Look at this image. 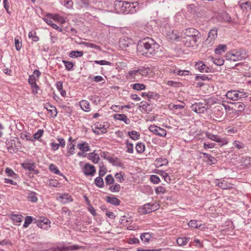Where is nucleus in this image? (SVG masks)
<instances>
[{"label":"nucleus","instance_id":"obj_1","mask_svg":"<svg viewBox=\"0 0 251 251\" xmlns=\"http://www.w3.org/2000/svg\"><path fill=\"white\" fill-rule=\"evenodd\" d=\"M137 50L141 54L149 58H158L162 55L159 45L150 38L140 40L137 45Z\"/></svg>","mask_w":251,"mask_h":251},{"label":"nucleus","instance_id":"obj_2","mask_svg":"<svg viewBox=\"0 0 251 251\" xmlns=\"http://www.w3.org/2000/svg\"><path fill=\"white\" fill-rule=\"evenodd\" d=\"M181 36V40L187 47L197 46V42L201 38L199 31L193 28H188L183 30Z\"/></svg>","mask_w":251,"mask_h":251},{"label":"nucleus","instance_id":"obj_3","mask_svg":"<svg viewBox=\"0 0 251 251\" xmlns=\"http://www.w3.org/2000/svg\"><path fill=\"white\" fill-rule=\"evenodd\" d=\"M246 51L242 49L238 50H232L226 53L225 57L227 60H232L233 61H238L239 60H244L248 57Z\"/></svg>","mask_w":251,"mask_h":251},{"label":"nucleus","instance_id":"obj_4","mask_svg":"<svg viewBox=\"0 0 251 251\" xmlns=\"http://www.w3.org/2000/svg\"><path fill=\"white\" fill-rule=\"evenodd\" d=\"M131 4L125 1L116 0L114 2L115 10L118 13H128L130 10Z\"/></svg>","mask_w":251,"mask_h":251},{"label":"nucleus","instance_id":"obj_5","mask_svg":"<svg viewBox=\"0 0 251 251\" xmlns=\"http://www.w3.org/2000/svg\"><path fill=\"white\" fill-rule=\"evenodd\" d=\"M208 105L207 103L196 102L193 104L191 108L193 111L197 113H204L208 109Z\"/></svg>","mask_w":251,"mask_h":251},{"label":"nucleus","instance_id":"obj_6","mask_svg":"<svg viewBox=\"0 0 251 251\" xmlns=\"http://www.w3.org/2000/svg\"><path fill=\"white\" fill-rule=\"evenodd\" d=\"M159 207V205L154 203H148L144 204L142 207L139 208V212L144 215L155 211Z\"/></svg>","mask_w":251,"mask_h":251},{"label":"nucleus","instance_id":"obj_7","mask_svg":"<svg viewBox=\"0 0 251 251\" xmlns=\"http://www.w3.org/2000/svg\"><path fill=\"white\" fill-rule=\"evenodd\" d=\"M226 97L232 100H237L246 97V93L236 90L228 91L226 94Z\"/></svg>","mask_w":251,"mask_h":251},{"label":"nucleus","instance_id":"obj_8","mask_svg":"<svg viewBox=\"0 0 251 251\" xmlns=\"http://www.w3.org/2000/svg\"><path fill=\"white\" fill-rule=\"evenodd\" d=\"M205 135L209 139L217 143H221L222 146L226 145L228 143V142L226 139L220 138L218 135L213 134L210 132H206L205 133Z\"/></svg>","mask_w":251,"mask_h":251},{"label":"nucleus","instance_id":"obj_9","mask_svg":"<svg viewBox=\"0 0 251 251\" xmlns=\"http://www.w3.org/2000/svg\"><path fill=\"white\" fill-rule=\"evenodd\" d=\"M149 130L155 135L164 137L166 135V131L165 129L158 127L155 125H151L149 127Z\"/></svg>","mask_w":251,"mask_h":251},{"label":"nucleus","instance_id":"obj_10","mask_svg":"<svg viewBox=\"0 0 251 251\" xmlns=\"http://www.w3.org/2000/svg\"><path fill=\"white\" fill-rule=\"evenodd\" d=\"M96 171L95 167L89 163L86 164L83 167V172L86 176H93Z\"/></svg>","mask_w":251,"mask_h":251},{"label":"nucleus","instance_id":"obj_11","mask_svg":"<svg viewBox=\"0 0 251 251\" xmlns=\"http://www.w3.org/2000/svg\"><path fill=\"white\" fill-rule=\"evenodd\" d=\"M35 223H37L38 227L43 229H47L50 227V221L48 219H44L43 220L36 221Z\"/></svg>","mask_w":251,"mask_h":251},{"label":"nucleus","instance_id":"obj_12","mask_svg":"<svg viewBox=\"0 0 251 251\" xmlns=\"http://www.w3.org/2000/svg\"><path fill=\"white\" fill-rule=\"evenodd\" d=\"M139 77L137 70L130 71L126 75V78L130 81L136 80Z\"/></svg>","mask_w":251,"mask_h":251},{"label":"nucleus","instance_id":"obj_13","mask_svg":"<svg viewBox=\"0 0 251 251\" xmlns=\"http://www.w3.org/2000/svg\"><path fill=\"white\" fill-rule=\"evenodd\" d=\"M238 5L243 11L250 10L251 8V3L248 0H240L238 2Z\"/></svg>","mask_w":251,"mask_h":251},{"label":"nucleus","instance_id":"obj_14","mask_svg":"<svg viewBox=\"0 0 251 251\" xmlns=\"http://www.w3.org/2000/svg\"><path fill=\"white\" fill-rule=\"evenodd\" d=\"M195 68L196 70H198L201 73H208L209 72V68L201 61L197 63L195 65Z\"/></svg>","mask_w":251,"mask_h":251},{"label":"nucleus","instance_id":"obj_15","mask_svg":"<svg viewBox=\"0 0 251 251\" xmlns=\"http://www.w3.org/2000/svg\"><path fill=\"white\" fill-rule=\"evenodd\" d=\"M57 200L60 201L62 203H66L73 201V198L68 194L64 193L62 195H60Z\"/></svg>","mask_w":251,"mask_h":251},{"label":"nucleus","instance_id":"obj_16","mask_svg":"<svg viewBox=\"0 0 251 251\" xmlns=\"http://www.w3.org/2000/svg\"><path fill=\"white\" fill-rule=\"evenodd\" d=\"M216 184L222 189H228L232 188V184L227 182L225 180H222L221 181H220V180H217Z\"/></svg>","mask_w":251,"mask_h":251},{"label":"nucleus","instance_id":"obj_17","mask_svg":"<svg viewBox=\"0 0 251 251\" xmlns=\"http://www.w3.org/2000/svg\"><path fill=\"white\" fill-rule=\"evenodd\" d=\"M114 118L116 120L124 121L127 125L129 124L130 122V120L124 114H116L114 115Z\"/></svg>","mask_w":251,"mask_h":251},{"label":"nucleus","instance_id":"obj_18","mask_svg":"<svg viewBox=\"0 0 251 251\" xmlns=\"http://www.w3.org/2000/svg\"><path fill=\"white\" fill-rule=\"evenodd\" d=\"M217 36V30L216 28H213L210 30L208 33L207 41L210 43L214 40Z\"/></svg>","mask_w":251,"mask_h":251},{"label":"nucleus","instance_id":"obj_19","mask_svg":"<svg viewBox=\"0 0 251 251\" xmlns=\"http://www.w3.org/2000/svg\"><path fill=\"white\" fill-rule=\"evenodd\" d=\"M106 201L114 205H119L120 204L121 201L115 197L107 196L106 197Z\"/></svg>","mask_w":251,"mask_h":251},{"label":"nucleus","instance_id":"obj_20","mask_svg":"<svg viewBox=\"0 0 251 251\" xmlns=\"http://www.w3.org/2000/svg\"><path fill=\"white\" fill-rule=\"evenodd\" d=\"M80 106L81 109L86 112L90 111L91 110L90 107V103L88 101L85 100H82L80 102Z\"/></svg>","mask_w":251,"mask_h":251},{"label":"nucleus","instance_id":"obj_21","mask_svg":"<svg viewBox=\"0 0 251 251\" xmlns=\"http://www.w3.org/2000/svg\"><path fill=\"white\" fill-rule=\"evenodd\" d=\"M78 148L82 151H90V147L87 142H83L77 144Z\"/></svg>","mask_w":251,"mask_h":251},{"label":"nucleus","instance_id":"obj_22","mask_svg":"<svg viewBox=\"0 0 251 251\" xmlns=\"http://www.w3.org/2000/svg\"><path fill=\"white\" fill-rule=\"evenodd\" d=\"M49 169L52 173L65 177V176L61 173H60L58 168L54 164H50L49 166Z\"/></svg>","mask_w":251,"mask_h":251},{"label":"nucleus","instance_id":"obj_23","mask_svg":"<svg viewBox=\"0 0 251 251\" xmlns=\"http://www.w3.org/2000/svg\"><path fill=\"white\" fill-rule=\"evenodd\" d=\"M227 49L226 45H219L215 50V52L217 54H220L222 52H225Z\"/></svg>","mask_w":251,"mask_h":251},{"label":"nucleus","instance_id":"obj_24","mask_svg":"<svg viewBox=\"0 0 251 251\" xmlns=\"http://www.w3.org/2000/svg\"><path fill=\"white\" fill-rule=\"evenodd\" d=\"M201 154L203 155L204 158L208 160V163L210 164H214L216 163L217 160L216 158L212 156L211 155L204 152H202Z\"/></svg>","mask_w":251,"mask_h":251},{"label":"nucleus","instance_id":"obj_25","mask_svg":"<svg viewBox=\"0 0 251 251\" xmlns=\"http://www.w3.org/2000/svg\"><path fill=\"white\" fill-rule=\"evenodd\" d=\"M189 238L186 237H179L176 240V243L179 246L186 245L189 241Z\"/></svg>","mask_w":251,"mask_h":251},{"label":"nucleus","instance_id":"obj_26","mask_svg":"<svg viewBox=\"0 0 251 251\" xmlns=\"http://www.w3.org/2000/svg\"><path fill=\"white\" fill-rule=\"evenodd\" d=\"M151 237V235L148 232H146L142 234L140 236L141 240L142 242L147 243L149 241Z\"/></svg>","mask_w":251,"mask_h":251},{"label":"nucleus","instance_id":"obj_27","mask_svg":"<svg viewBox=\"0 0 251 251\" xmlns=\"http://www.w3.org/2000/svg\"><path fill=\"white\" fill-rule=\"evenodd\" d=\"M128 135L134 140H138L140 137V133L135 130L129 131L127 133Z\"/></svg>","mask_w":251,"mask_h":251},{"label":"nucleus","instance_id":"obj_28","mask_svg":"<svg viewBox=\"0 0 251 251\" xmlns=\"http://www.w3.org/2000/svg\"><path fill=\"white\" fill-rule=\"evenodd\" d=\"M59 251H73L78 249V246L73 245L69 247H58Z\"/></svg>","mask_w":251,"mask_h":251},{"label":"nucleus","instance_id":"obj_29","mask_svg":"<svg viewBox=\"0 0 251 251\" xmlns=\"http://www.w3.org/2000/svg\"><path fill=\"white\" fill-rule=\"evenodd\" d=\"M89 159H91L94 163H96L100 159L99 156L98 154L94 152H91L88 154Z\"/></svg>","mask_w":251,"mask_h":251},{"label":"nucleus","instance_id":"obj_30","mask_svg":"<svg viewBox=\"0 0 251 251\" xmlns=\"http://www.w3.org/2000/svg\"><path fill=\"white\" fill-rule=\"evenodd\" d=\"M75 145L70 144L68 146V151L66 154V156H70L71 155H73L75 153Z\"/></svg>","mask_w":251,"mask_h":251},{"label":"nucleus","instance_id":"obj_31","mask_svg":"<svg viewBox=\"0 0 251 251\" xmlns=\"http://www.w3.org/2000/svg\"><path fill=\"white\" fill-rule=\"evenodd\" d=\"M137 71L138 72L139 76L140 75L145 76L148 74L150 70L149 68H142L137 69Z\"/></svg>","mask_w":251,"mask_h":251},{"label":"nucleus","instance_id":"obj_32","mask_svg":"<svg viewBox=\"0 0 251 251\" xmlns=\"http://www.w3.org/2000/svg\"><path fill=\"white\" fill-rule=\"evenodd\" d=\"M132 88L135 90L140 91L144 90L146 86L142 83H135L132 85Z\"/></svg>","mask_w":251,"mask_h":251},{"label":"nucleus","instance_id":"obj_33","mask_svg":"<svg viewBox=\"0 0 251 251\" xmlns=\"http://www.w3.org/2000/svg\"><path fill=\"white\" fill-rule=\"evenodd\" d=\"M83 53L81 51H72L69 53V56L72 58L81 57L83 55Z\"/></svg>","mask_w":251,"mask_h":251},{"label":"nucleus","instance_id":"obj_34","mask_svg":"<svg viewBox=\"0 0 251 251\" xmlns=\"http://www.w3.org/2000/svg\"><path fill=\"white\" fill-rule=\"evenodd\" d=\"M145 148V145L142 143H138L135 147V149L137 152L139 153H141L144 152Z\"/></svg>","mask_w":251,"mask_h":251},{"label":"nucleus","instance_id":"obj_35","mask_svg":"<svg viewBox=\"0 0 251 251\" xmlns=\"http://www.w3.org/2000/svg\"><path fill=\"white\" fill-rule=\"evenodd\" d=\"M28 37L30 38L33 42H37L39 40V37L36 36V32L34 30L29 32Z\"/></svg>","mask_w":251,"mask_h":251},{"label":"nucleus","instance_id":"obj_36","mask_svg":"<svg viewBox=\"0 0 251 251\" xmlns=\"http://www.w3.org/2000/svg\"><path fill=\"white\" fill-rule=\"evenodd\" d=\"M108 160L114 165L117 166H122V163L118 161L117 158H114L112 157H109Z\"/></svg>","mask_w":251,"mask_h":251},{"label":"nucleus","instance_id":"obj_37","mask_svg":"<svg viewBox=\"0 0 251 251\" xmlns=\"http://www.w3.org/2000/svg\"><path fill=\"white\" fill-rule=\"evenodd\" d=\"M95 184L99 188H102L104 186L103 179L100 177H97L95 179Z\"/></svg>","mask_w":251,"mask_h":251},{"label":"nucleus","instance_id":"obj_38","mask_svg":"<svg viewBox=\"0 0 251 251\" xmlns=\"http://www.w3.org/2000/svg\"><path fill=\"white\" fill-rule=\"evenodd\" d=\"M130 222H131L130 218H127L125 216H122L120 219L121 224L124 226H127Z\"/></svg>","mask_w":251,"mask_h":251},{"label":"nucleus","instance_id":"obj_39","mask_svg":"<svg viewBox=\"0 0 251 251\" xmlns=\"http://www.w3.org/2000/svg\"><path fill=\"white\" fill-rule=\"evenodd\" d=\"M62 62L65 65L66 69L68 71L71 70L74 66V64L72 62L66 60H63Z\"/></svg>","mask_w":251,"mask_h":251},{"label":"nucleus","instance_id":"obj_40","mask_svg":"<svg viewBox=\"0 0 251 251\" xmlns=\"http://www.w3.org/2000/svg\"><path fill=\"white\" fill-rule=\"evenodd\" d=\"M157 164H158L159 166H161L165 165L168 163L167 159L165 158H158L155 160Z\"/></svg>","mask_w":251,"mask_h":251},{"label":"nucleus","instance_id":"obj_41","mask_svg":"<svg viewBox=\"0 0 251 251\" xmlns=\"http://www.w3.org/2000/svg\"><path fill=\"white\" fill-rule=\"evenodd\" d=\"M126 146L127 148V152L129 153H132L133 152V144L130 143L127 140L126 141Z\"/></svg>","mask_w":251,"mask_h":251},{"label":"nucleus","instance_id":"obj_42","mask_svg":"<svg viewBox=\"0 0 251 251\" xmlns=\"http://www.w3.org/2000/svg\"><path fill=\"white\" fill-rule=\"evenodd\" d=\"M109 190L112 192H118L121 190V186L119 184L116 183L114 185L110 186Z\"/></svg>","mask_w":251,"mask_h":251},{"label":"nucleus","instance_id":"obj_43","mask_svg":"<svg viewBox=\"0 0 251 251\" xmlns=\"http://www.w3.org/2000/svg\"><path fill=\"white\" fill-rule=\"evenodd\" d=\"M50 109H48V108H47V109L51 113L52 117H56L57 114V111L55 107L50 105Z\"/></svg>","mask_w":251,"mask_h":251},{"label":"nucleus","instance_id":"obj_44","mask_svg":"<svg viewBox=\"0 0 251 251\" xmlns=\"http://www.w3.org/2000/svg\"><path fill=\"white\" fill-rule=\"evenodd\" d=\"M105 182L107 185H110L114 183V179L111 175H107L105 178Z\"/></svg>","mask_w":251,"mask_h":251},{"label":"nucleus","instance_id":"obj_45","mask_svg":"<svg viewBox=\"0 0 251 251\" xmlns=\"http://www.w3.org/2000/svg\"><path fill=\"white\" fill-rule=\"evenodd\" d=\"M234 147L238 149H241L244 148V145L242 142L239 141H234L233 143Z\"/></svg>","mask_w":251,"mask_h":251},{"label":"nucleus","instance_id":"obj_46","mask_svg":"<svg viewBox=\"0 0 251 251\" xmlns=\"http://www.w3.org/2000/svg\"><path fill=\"white\" fill-rule=\"evenodd\" d=\"M33 219L31 216H26L23 226L24 227H27L31 223Z\"/></svg>","mask_w":251,"mask_h":251},{"label":"nucleus","instance_id":"obj_47","mask_svg":"<svg viewBox=\"0 0 251 251\" xmlns=\"http://www.w3.org/2000/svg\"><path fill=\"white\" fill-rule=\"evenodd\" d=\"M95 128L96 129L100 130L101 133H104L106 132V129L104 127V126H102L100 124L97 123L95 125Z\"/></svg>","mask_w":251,"mask_h":251},{"label":"nucleus","instance_id":"obj_48","mask_svg":"<svg viewBox=\"0 0 251 251\" xmlns=\"http://www.w3.org/2000/svg\"><path fill=\"white\" fill-rule=\"evenodd\" d=\"M188 226H189L191 227L198 228L201 225H199L197 223V221H196L195 220H191L188 223Z\"/></svg>","mask_w":251,"mask_h":251},{"label":"nucleus","instance_id":"obj_49","mask_svg":"<svg viewBox=\"0 0 251 251\" xmlns=\"http://www.w3.org/2000/svg\"><path fill=\"white\" fill-rule=\"evenodd\" d=\"M174 73L176 74L179 75H187L188 74L189 71H187V70L181 71V70H178L176 69V70H174Z\"/></svg>","mask_w":251,"mask_h":251},{"label":"nucleus","instance_id":"obj_50","mask_svg":"<svg viewBox=\"0 0 251 251\" xmlns=\"http://www.w3.org/2000/svg\"><path fill=\"white\" fill-rule=\"evenodd\" d=\"M223 107H224L225 110H230V107L229 105L223 104L222 106H217L215 107L216 110L218 111H221L223 110Z\"/></svg>","mask_w":251,"mask_h":251},{"label":"nucleus","instance_id":"obj_51","mask_svg":"<svg viewBox=\"0 0 251 251\" xmlns=\"http://www.w3.org/2000/svg\"><path fill=\"white\" fill-rule=\"evenodd\" d=\"M28 199L30 201L33 202L37 201V198L36 196V193L34 192L31 193L28 196Z\"/></svg>","mask_w":251,"mask_h":251},{"label":"nucleus","instance_id":"obj_52","mask_svg":"<svg viewBox=\"0 0 251 251\" xmlns=\"http://www.w3.org/2000/svg\"><path fill=\"white\" fill-rule=\"evenodd\" d=\"M155 192L157 194H164L166 192V189L162 186H159L155 188Z\"/></svg>","mask_w":251,"mask_h":251},{"label":"nucleus","instance_id":"obj_53","mask_svg":"<svg viewBox=\"0 0 251 251\" xmlns=\"http://www.w3.org/2000/svg\"><path fill=\"white\" fill-rule=\"evenodd\" d=\"M150 179L154 184L158 183L160 181L159 177L156 175H151L150 177Z\"/></svg>","mask_w":251,"mask_h":251},{"label":"nucleus","instance_id":"obj_54","mask_svg":"<svg viewBox=\"0 0 251 251\" xmlns=\"http://www.w3.org/2000/svg\"><path fill=\"white\" fill-rule=\"evenodd\" d=\"M43 130L39 129L33 135L34 138L35 139H39V138L43 135Z\"/></svg>","mask_w":251,"mask_h":251},{"label":"nucleus","instance_id":"obj_55","mask_svg":"<svg viewBox=\"0 0 251 251\" xmlns=\"http://www.w3.org/2000/svg\"><path fill=\"white\" fill-rule=\"evenodd\" d=\"M94 62L97 64H100L101 65H110L111 64V63L105 60H95L94 61Z\"/></svg>","mask_w":251,"mask_h":251},{"label":"nucleus","instance_id":"obj_56","mask_svg":"<svg viewBox=\"0 0 251 251\" xmlns=\"http://www.w3.org/2000/svg\"><path fill=\"white\" fill-rule=\"evenodd\" d=\"M106 173V169L104 166H100L99 175L100 176H104Z\"/></svg>","mask_w":251,"mask_h":251},{"label":"nucleus","instance_id":"obj_57","mask_svg":"<svg viewBox=\"0 0 251 251\" xmlns=\"http://www.w3.org/2000/svg\"><path fill=\"white\" fill-rule=\"evenodd\" d=\"M36 77L34 75H29V78H28V83L30 84V85H32L36 82Z\"/></svg>","mask_w":251,"mask_h":251},{"label":"nucleus","instance_id":"obj_58","mask_svg":"<svg viewBox=\"0 0 251 251\" xmlns=\"http://www.w3.org/2000/svg\"><path fill=\"white\" fill-rule=\"evenodd\" d=\"M15 45L16 47V49L17 50H20L22 47V44L19 41L18 39L15 38Z\"/></svg>","mask_w":251,"mask_h":251},{"label":"nucleus","instance_id":"obj_59","mask_svg":"<svg viewBox=\"0 0 251 251\" xmlns=\"http://www.w3.org/2000/svg\"><path fill=\"white\" fill-rule=\"evenodd\" d=\"M213 63L217 66H221L224 64V61L221 58L215 59L213 60Z\"/></svg>","mask_w":251,"mask_h":251},{"label":"nucleus","instance_id":"obj_60","mask_svg":"<svg viewBox=\"0 0 251 251\" xmlns=\"http://www.w3.org/2000/svg\"><path fill=\"white\" fill-rule=\"evenodd\" d=\"M58 182L56 180L50 179L49 184L50 186L56 187L58 185Z\"/></svg>","mask_w":251,"mask_h":251},{"label":"nucleus","instance_id":"obj_61","mask_svg":"<svg viewBox=\"0 0 251 251\" xmlns=\"http://www.w3.org/2000/svg\"><path fill=\"white\" fill-rule=\"evenodd\" d=\"M31 87L32 88V92L34 94L37 93V91L39 90V88L38 86L37 85L36 83H35L32 85H31Z\"/></svg>","mask_w":251,"mask_h":251},{"label":"nucleus","instance_id":"obj_62","mask_svg":"<svg viewBox=\"0 0 251 251\" xmlns=\"http://www.w3.org/2000/svg\"><path fill=\"white\" fill-rule=\"evenodd\" d=\"M115 177L116 179H119L120 182H122V181L124 180V175L122 174V173L116 174Z\"/></svg>","mask_w":251,"mask_h":251},{"label":"nucleus","instance_id":"obj_63","mask_svg":"<svg viewBox=\"0 0 251 251\" xmlns=\"http://www.w3.org/2000/svg\"><path fill=\"white\" fill-rule=\"evenodd\" d=\"M162 176L164 177V179L166 182L169 183L171 181L170 176L166 173H162Z\"/></svg>","mask_w":251,"mask_h":251},{"label":"nucleus","instance_id":"obj_64","mask_svg":"<svg viewBox=\"0 0 251 251\" xmlns=\"http://www.w3.org/2000/svg\"><path fill=\"white\" fill-rule=\"evenodd\" d=\"M73 4V3L71 0H64V4L68 8L71 7Z\"/></svg>","mask_w":251,"mask_h":251}]
</instances>
